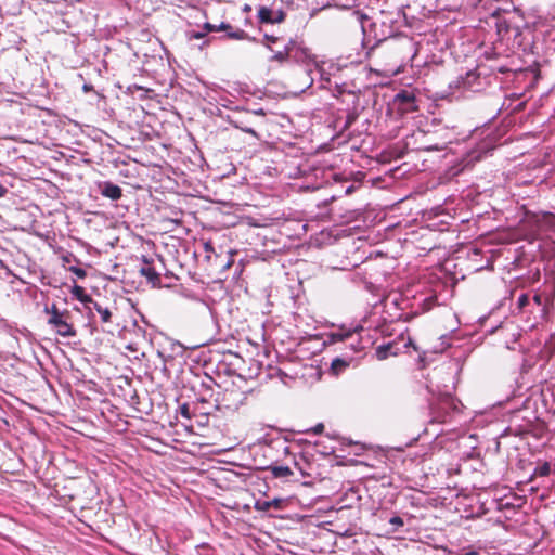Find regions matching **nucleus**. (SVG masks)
Here are the masks:
<instances>
[{
	"instance_id": "40",
	"label": "nucleus",
	"mask_w": 555,
	"mask_h": 555,
	"mask_svg": "<svg viewBox=\"0 0 555 555\" xmlns=\"http://www.w3.org/2000/svg\"><path fill=\"white\" fill-rule=\"evenodd\" d=\"M198 401H201V402H203V403H204V402H207V401H208V399H207L206 397H201V398L198 399Z\"/></svg>"
},
{
	"instance_id": "36",
	"label": "nucleus",
	"mask_w": 555,
	"mask_h": 555,
	"mask_svg": "<svg viewBox=\"0 0 555 555\" xmlns=\"http://www.w3.org/2000/svg\"><path fill=\"white\" fill-rule=\"evenodd\" d=\"M462 555H480L479 552L475 551V550H472V551H468Z\"/></svg>"
},
{
	"instance_id": "30",
	"label": "nucleus",
	"mask_w": 555,
	"mask_h": 555,
	"mask_svg": "<svg viewBox=\"0 0 555 555\" xmlns=\"http://www.w3.org/2000/svg\"><path fill=\"white\" fill-rule=\"evenodd\" d=\"M324 430V425L322 423H319L317 424L312 429L311 431H313L314 434H321L323 433Z\"/></svg>"
},
{
	"instance_id": "22",
	"label": "nucleus",
	"mask_w": 555,
	"mask_h": 555,
	"mask_svg": "<svg viewBox=\"0 0 555 555\" xmlns=\"http://www.w3.org/2000/svg\"><path fill=\"white\" fill-rule=\"evenodd\" d=\"M285 16H286V14H285V12H284V11H282V10H280V11H278V12H274V16H273V18H274V24H276V23H282V22L285 20Z\"/></svg>"
},
{
	"instance_id": "42",
	"label": "nucleus",
	"mask_w": 555,
	"mask_h": 555,
	"mask_svg": "<svg viewBox=\"0 0 555 555\" xmlns=\"http://www.w3.org/2000/svg\"><path fill=\"white\" fill-rule=\"evenodd\" d=\"M244 11L249 12V11H250V7H249L248 4H246V5L244 7Z\"/></svg>"
},
{
	"instance_id": "21",
	"label": "nucleus",
	"mask_w": 555,
	"mask_h": 555,
	"mask_svg": "<svg viewBox=\"0 0 555 555\" xmlns=\"http://www.w3.org/2000/svg\"><path fill=\"white\" fill-rule=\"evenodd\" d=\"M272 506V502H269V501H264V502H258L256 507L257 509L259 511H262V512H267L269 511V508Z\"/></svg>"
},
{
	"instance_id": "1",
	"label": "nucleus",
	"mask_w": 555,
	"mask_h": 555,
	"mask_svg": "<svg viewBox=\"0 0 555 555\" xmlns=\"http://www.w3.org/2000/svg\"><path fill=\"white\" fill-rule=\"evenodd\" d=\"M247 391L243 390L238 385L232 383L217 392L215 398V406L218 411L228 413L236 412L246 403Z\"/></svg>"
},
{
	"instance_id": "8",
	"label": "nucleus",
	"mask_w": 555,
	"mask_h": 555,
	"mask_svg": "<svg viewBox=\"0 0 555 555\" xmlns=\"http://www.w3.org/2000/svg\"><path fill=\"white\" fill-rule=\"evenodd\" d=\"M399 353V348L397 347L396 341H390L384 345H380L376 348V358L378 360H386L389 356H397Z\"/></svg>"
},
{
	"instance_id": "28",
	"label": "nucleus",
	"mask_w": 555,
	"mask_h": 555,
	"mask_svg": "<svg viewBox=\"0 0 555 555\" xmlns=\"http://www.w3.org/2000/svg\"><path fill=\"white\" fill-rule=\"evenodd\" d=\"M241 130L245 133H248V134H251L254 135L255 138H259L257 132L251 128V127H247V126H242L240 127Z\"/></svg>"
},
{
	"instance_id": "18",
	"label": "nucleus",
	"mask_w": 555,
	"mask_h": 555,
	"mask_svg": "<svg viewBox=\"0 0 555 555\" xmlns=\"http://www.w3.org/2000/svg\"><path fill=\"white\" fill-rule=\"evenodd\" d=\"M389 524L395 526L397 530L399 527H403L404 526V521L403 519L400 517V516H393L389 519Z\"/></svg>"
},
{
	"instance_id": "5",
	"label": "nucleus",
	"mask_w": 555,
	"mask_h": 555,
	"mask_svg": "<svg viewBox=\"0 0 555 555\" xmlns=\"http://www.w3.org/2000/svg\"><path fill=\"white\" fill-rule=\"evenodd\" d=\"M395 101L403 113H412L418 109L415 104V95L408 91H401L398 93Z\"/></svg>"
},
{
	"instance_id": "41",
	"label": "nucleus",
	"mask_w": 555,
	"mask_h": 555,
	"mask_svg": "<svg viewBox=\"0 0 555 555\" xmlns=\"http://www.w3.org/2000/svg\"><path fill=\"white\" fill-rule=\"evenodd\" d=\"M255 113H256V114H259V115H262V116L264 115L263 109L255 111Z\"/></svg>"
},
{
	"instance_id": "38",
	"label": "nucleus",
	"mask_w": 555,
	"mask_h": 555,
	"mask_svg": "<svg viewBox=\"0 0 555 555\" xmlns=\"http://www.w3.org/2000/svg\"><path fill=\"white\" fill-rule=\"evenodd\" d=\"M271 502H272V506H276V507L280 506V500H273Z\"/></svg>"
},
{
	"instance_id": "15",
	"label": "nucleus",
	"mask_w": 555,
	"mask_h": 555,
	"mask_svg": "<svg viewBox=\"0 0 555 555\" xmlns=\"http://www.w3.org/2000/svg\"><path fill=\"white\" fill-rule=\"evenodd\" d=\"M270 470L275 478H287L293 475V470L288 466H271Z\"/></svg>"
},
{
	"instance_id": "34",
	"label": "nucleus",
	"mask_w": 555,
	"mask_h": 555,
	"mask_svg": "<svg viewBox=\"0 0 555 555\" xmlns=\"http://www.w3.org/2000/svg\"><path fill=\"white\" fill-rule=\"evenodd\" d=\"M202 387H203L207 392H212V388H211V385H210V384L202 383Z\"/></svg>"
},
{
	"instance_id": "16",
	"label": "nucleus",
	"mask_w": 555,
	"mask_h": 555,
	"mask_svg": "<svg viewBox=\"0 0 555 555\" xmlns=\"http://www.w3.org/2000/svg\"><path fill=\"white\" fill-rule=\"evenodd\" d=\"M551 474V464L548 462H544L541 465L537 466L531 479L533 477H546Z\"/></svg>"
},
{
	"instance_id": "27",
	"label": "nucleus",
	"mask_w": 555,
	"mask_h": 555,
	"mask_svg": "<svg viewBox=\"0 0 555 555\" xmlns=\"http://www.w3.org/2000/svg\"><path fill=\"white\" fill-rule=\"evenodd\" d=\"M203 28L206 30V33L217 31V25L208 23V22L203 25Z\"/></svg>"
},
{
	"instance_id": "10",
	"label": "nucleus",
	"mask_w": 555,
	"mask_h": 555,
	"mask_svg": "<svg viewBox=\"0 0 555 555\" xmlns=\"http://www.w3.org/2000/svg\"><path fill=\"white\" fill-rule=\"evenodd\" d=\"M86 308L89 309L90 311L95 310L100 314L101 321L103 323L111 322L112 312L107 307H103L101 304H99L98 301H94L92 299V302H90L88 306H86Z\"/></svg>"
},
{
	"instance_id": "23",
	"label": "nucleus",
	"mask_w": 555,
	"mask_h": 555,
	"mask_svg": "<svg viewBox=\"0 0 555 555\" xmlns=\"http://www.w3.org/2000/svg\"><path fill=\"white\" fill-rule=\"evenodd\" d=\"M264 40L269 43L268 48L273 51L271 44L276 43L279 41V37L272 36V35H264Z\"/></svg>"
},
{
	"instance_id": "11",
	"label": "nucleus",
	"mask_w": 555,
	"mask_h": 555,
	"mask_svg": "<svg viewBox=\"0 0 555 555\" xmlns=\"http://www.w3.org/2000/svg\"><path fill=\"white\" fill-rule=\"evenodd\" d=\"M295 46V41L293 39H289L287 44L284 47L283 50L275 51L273 56L271 57V61H275L279 63H284L289 59L291 52L293 51V48Z\"/></svg>"
},
{
	"instance_id": "24",
	"label": "nucleus",
	"mask_w": 555,
	"mask_h": 555,
	"mask_svg": "<svg viewBox=\"0 0 555 555\" xmlns=\"http://www.w3.org/2000/svg\"><path fill=\"white\" fill-rule=\"evenodd\" d=\"M529 304V296L527 294H522L518 298V307L524 308Z\"/></svg>"
},
{
	"instance_id": "31",
	"label": "nucleus",
	"mask_w": 555,
	"mask_h": 555,
	"mask_svg": "<svg viewBox=\"0 0 555 555\" xmlns=\"http://www.w3.org/2000/svg\"><path fill=\"white\" fill-rule=\"evenodd\" d=\"M296 466L298 467L300 474L302 475V477H311V474L306 472L300 465L299 463H296Z\"/></svg>"
},
{
	"instance_id": "3",
	"label": "nucleus",
	"mask_w": 555,
	"mask_h": 555,
	"mask_svg": "<svg viewBox=\"0 0 555 555\" xmlns=\"http://www.w3.org/2000/svg\"><path fill=\"white\" fill-rule=\"evenodd\" d=\"M66 486L70 493V500H78L82 504L92 502L96 495V486L90 477H72L67 480Z\"/></svg>"
},
{
	"instance_id": "17",
	"label": "nucleus",
	"mask_w": 555,
	"mask_h": 555,
	"mask_svg": "<svg viewBox=\"0 0 555 555\" xmlns=\"http://www.w3.org/2000/svg\"><path fill=\"white\" fill-rule=\"evenodd\" d=\"M352 336L350 331L348 332H335L330 335L331 343L344 341Z\"/></svg>"
},
{
	"instance_id": "7",
	"label": "nucleus",
	"mask_w": 555,
	"mask_h": 555,
	"mask_svg": "<svg viewBox=\"0 0 555 555\" xmlns=\"http://www.w3.org/2000/svg\"><path fill=\"white\" fill-rule=\"evenodd\" d=\"M99 190L101 195L112 201H118L122 196V190L117 184L112 182H101L99 183Z\"/></svg>"
},
{
	"instance_id": "37",
	"label": "nucleus",
	"mask_w": 555,
	"mask_h": 555,
	"mask_svg": "<svg viewBox=\"0 0 555 555\" xmlns=\"http://www.w3.org/2000/svg\"><path fill=\"white\" fill-rule=\"evenodd\" d=\"M70 257H72V255L63 256V257H62V260H63L64 262H70Z\"/></svg>"
},
{
	"instance_id": "19",
	"label": "nucleus",
	"mask_w": 555,
	"mask_h": 555,
	"mask_svg": "<svg viewBox=\"0 0 555 555\" xmlns=\"http://www.w3.org/2000/svg\"><path fill=\"white\" fill-rule=\"evenodd\" d=\"M179 411H180V414L186 418V420H190L191 418V412H190V408H189V404L188 403H183L180 408H179Z\"/></svg>"
},
{
	"instance_id": "4",
	"label": "nucleus",
	"mask_w": 555,
	"mask_h": 555,
	"mask_svg": "<svg viewBox=\"0 0 555 555\" xmlns=\"http://www.w3.org/2000/svg\"><path fill=\"white\" fill-rule=\"evenodd\" d=\"M217 31H224V37L230 40H247L251 42H257V39L250 36L244 29L234 27L225 22H222L221 24L217 25Z\"/></svg>"
},
{
	"instance_id": "25",
	"label": "nucleus",
	"mask_w": 555,
	"mask_h": 555,
	"mask_svg": "<svg viewBox=\"0 0 555 555\" xmlns=\"http://www.w3.org/2000/svg\"><path fill=\"white\" fill-rule=\"evenodd\" d=\"M356 119H357V115L348 114L344 129H348L356 121Z\"/></svg>"
},
{
	"instance_id": "35",
	"label": "nucleus",
	"mask_w": 555,
	"mask_h": 555,
	"mask_svg": "<svg viewBox=\"0 0 555 555\" xmlns=\"http://www.w3.org/2000/svg\"><path fill=\"white\" fill-rule=\"evenodd\" d=\"M7 193V189L0 184V197H3Z\"/></svg>"
},
{
	"instance_id": "39",
	"label": "nucleus",
	"mask_w": 555,
	"mask_h": 555,
	"mask_svg": "<svg viewBox=\"0 0 555 555\" xmlns=\"http://www.w3.org/2000/svg\"><path fill=\"white\" fill-rule=\"evenodd\" d=\"M551 392L552 397L555 399V384L552 386Z\"/></svg>"
},
{
	"instance_id": "20",
	"label": "nucleus",
	"mask_w": 555,
	"mask_h": 555,
	"mask_svg": "<svg viewBox=\"0 0 555 555\" xmlns=\"http://www.w3.org/2000/svg\"><path fill=\"white\" fill-rule=\"evenodd\" d=\"M69 271L73 272L75 275H77L80 279H83L87 275V272L82 268H79V267H70Z\"/></svg>"
},
{
	"instance_id": "32",
	"label": "nucleus",
	"mask_w": 555,
	"mask_h": 555,
	"mask_svg": "<svg viewBox=\"0 0 555 555\" xmlns=\"http://www.w3.org/2000/svg\"><path fill=\"white\" fill-rule=\"evenodd\" d=\"M405 347H413L415 351H417V347L414 345L411 337L408 338V341L404 344Z\"/></svg>"
},
{
	"instance_id": "9",
	"label": "nucleus",
	"mask_w": 555,
	"mask_h": 555,
	"mask_svg": "<svg viewBox=\"0 0 555 555\" xmlns=\"http://www.w3.org/2000/svg\"><path fill=\"white\" fill-rule=\"evenodd\" d=\"M141 275L145 276L149 282L153 285L160 283V275L156 272V270L151 266V263L144 259V266L140 269Z\"/></svg>"
},
{
	"instance_id": "26",
	"label": "nucleus",
	"mask_w": 555,
	"mask_h": 555,
	"mask_svg": "<svg viewBox=\"0 0 555 555\" xmlns=\"http://www.w3.org/2000/svg\"><path fill=\"white\" fill-rule=\"evenodd\" d=\"M479 158H480V155H479V154H478V155H475V154H474V155H469V156H468V159H466V160H465V164H464V166L462 167V170H467V169H469V168H468L469 163H470L472 160H479Z\"/></svg>"
},
{
	"instance_id": "13",
	"label": "nucleus",
	"mask_w": 555,
	"mask_h": 555,
	"mask_svg": "<svg viewBox=\"0 0 555 555\" xmlns=\"http://www.w3.org/2000/svg\"><path fill=\"white\" fill-rule=\"evenodd\" d=\"M72 294L77 300L85 304V306H88L90 302H92L91 296L88 295L85 288L80 285L75 284L72 288Z\"/></svg>"
},
{
	"instance_id": "14",
	"label": "nucleus",
	"mask_w": 555,
	"mask_h": 555,
	"mask_svg": "<svg viewBox=\"0 0 555 555\" xmlns=\"http://www.w3.org/2000/svg\"><path fill=\"white\" fill-rule=\"evenodd\" d=\"M274 12L268 7H260L258 9V20L261 24H274Z\"/></svg>"
},
{
	"instance_id": "2",
	"label": "nucleus",
	"mask_w": 555,
	"mask_h": 555,
	"mask_svg": "<svg viewBox=\"0 0 555 555\" xmlns=\"http://www.w3.org/2000/svg\"><path fill=\"white\" fill-rule=\"evenodd\" d=\"M44 312L49 315L47 323L62 337H74L77 331L72 322V313L67 310H60L56 304L44 308Z\"/></svg>"
},
{
	"instance_id": "6",
	"label": "nucleus",
	"mask_w": 555,
	"mask_h": 555,
	"mask_svg": "<svg viewBox=\"0 0 555 555\" xmlns=\"http://www.w3.org/2000/svg\"><path fill=\"white\" fill-rule=\"evenodd\" d=\"M203 245H204V250L206 253L205 258L207 259V261H209V262L214 261V264L220 266L223 269H229L232 266V263H233L232 256H229V259L225 263H222V262L218 263L220 256L218 254H216L215 247H214V244L211 241H206V242H204Z\"/></svg>"
},
{
	"instance_id": "33",
	"label": "nucleus",
	"mask_w": 555,
	"mask_h": 555,
	"mask_svg": "<svg viewBox=\"0 0 555 555\" xmlns=\"http://www.w3.org/2000/svg\"><path fill=\"white\" fill-rule=\"evenodd\" d=\"M533 301H534L538 306H540V305L542 304V296H541V295H539V294H535V295L533 296Z\"/></svg>"
},
{
	"instance_id": "29",
	"label": "nucleus",
	"mask_w": 555,
	"mask_h": 555,
	"mask_svg": "<svg viewBox=\"0 0 555 555\" xmlns=\"http://www.w3.org/2000/svg\"><path fill=\"white\" fill-rule=\"evenodd\" d=\"M204 37H206V33L201 31L192 33L190 35V39H203Z\"/></svg>"
},
{
	"instance_id": "12",
	"label": "nucleus",
	"mask_w": 555,
	"mask_h": 555,
	"mask_svg": "<svg viewBox=\"0 0 555 555\" xmlns=\"http://www.w3.org/2000/svg\"><path fill=\"white\" fill-rule=\"evenodd\" d=\"M351 360L344 358H335L331 364V372L333 375L338 376L350 366Z\"/></svg>"
}]
</instances>
